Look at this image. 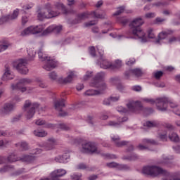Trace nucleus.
Instances as JSON below:
<instances>
[{
    "mask_svg": "<svg viewBox=\"0 0 180 180\" xmlns=\"http://www.w3.org/2000/svg\"><path fill=\"white\" fill-rule=\"evenodd\" d=\"M143 25H144V21L141 18L134 19L129 24V33L134 39H139L141 43H146L147 37L146 36V32L141 27Z\"/></svg>",
    "mask_w": 180,
    "mask_h": 180,
    "instance_id": "nucleus-1",
    "label": "nucleus"
},
{
    "mask_svg": "<svg viewBox=\"0 0 180 180\" xmlns=\"http://www.w3.org/2000/svg\"><path fill=\"white\" fill-rule=\"evenodd\" d=\"M105 77V73L99 72L98 73L93 82L90 84L91 86L94 88H98V91L96 90H87L84 94L87 96H94V95H99V94H103V91L106 90L108 86L106 84L103 82V77Z\"/></svg>",
    "mask_w": 180,
    "mask_h": 180,
    "instance_id": "nucleus-2",
    "label": "nucleus"
},
{
    "mask_svg": "<svg viewBox=\"0 0 180 180\" xmlns=\"http://www.w3.org/2000/svg\"><path fill=\"white\" fill-rule=\"evenodd\" d=\"M60 15V11H51V4L49 3L45 4L44 8L39 10L37 18L39 20H44V19H51V18H56Z\"/></svg>",
    "mask_w": 180,
    "mask_h": 180,
    "instance_id": "nucleus-3",
    "label": "nucleus"
},
{
    "mask_svg": "<svg viewBox=\"0 0 180 180\" xmlns=\"http://www.w3.org/2000/svg\"><path fill=\"white\" fill-rule=\"evenodd\" d=\"M142 172L153 178L158 176V175H163L164 176H168L169 175V173L167 170L158 166H146L143 168Z\"/></svg>",
    "mask_w": 180,
    "mask_h": 180,
    "instance_id": "nucleus-4",
    "label": "nucleus"
},
{
    "mask_svg": "<svg viewBox=\"0 0 180 180\" xmlns=\"http://www.w3.org/2000/svg\"><path fill=\"white\" fill-rule=\"evenodd\" d=\"M39 105L37 103H32V101L27 100L23 105V110L25 112L26 119H32L36 113V109L39 108Z\"/></svg>",
    "mask_w": 180,
    "mask_h": 180,
    "instance_id": "nucleus-5",
    "label": "nucleus"
},
{
    "mask_svg": "<svg viewBox=\"0 0 180 180\" xmlns=\"http://www.w3.org/2000/svg\"><path fill=\"white\" fill-rule=\"evenodd\" d=\"M81 152L83 154H101L102 150L98 149L94 142H86L82 144Z\"/></svg>",
    "mask_w": 180,
    "mask_h": 180,
    "instance_id": "nucleus-6",
    "label": "nucleus"
},
{
    "mask_svg": "<svg viewBox=\"0 0 180 180\" xmlns=\"http://www.w3.org/2000/svg\"><path fill=\"white\" fill-rule=\"evenodd\" d=\"M168 103H169V106L172 108H176L178 106V104L169 101L168 98H160L156 99L157 109L161 112H165V110H167Z\"/></svg>",
    "mask_w": 180,
    "mask_h": 180,
    "instance_id": "nucleus-7",
    "label": "nucleus"
},
{
    "mask_svg": "<svg viewBox=\"0 0 180 180\" xmlns=\"http://www.w3.org/2000/svg\"><path fill=\"white\" fill-rule=\"evenodd\" d=\"M44 30V27L43 25H36L30 26L25 28L22 32L21 36H29V34H39Z\"/></svg>",
    "mask_w": 180,
    "mask_h": 180,
    "instance_id": "nucleus-8",
    "label": "nucleus"
},
{
    "mask_svg": "<svg viewBox=\"0 0 180 180\" xmlns=\"http://www.w3.org/2000/svg\"><path fill=\"white\" fill-rule=\"evenodd\" d=\"M27 60L26 59H20L18 62L13 63L14 68L20 72V74H23L26 75L29 72V69H27Z\"/></svg>",
    "mask_w": 180,
    "mask_h": 180,
    "instance_id": "nucleus-9",
    "label": "nucleus"
},
{
    "mask_svg": "<svg viewBox=\"0 0 180 180\" xmlns=\"http://www.w3.org/2000/svg\"><path fill=\"white\" fill-rule=\"evenodd\" d=\"M111 140L116 147H124V146H129L127 149V151L130 152L134 150V146L130 144V142L127 141H120V137L119 136H112L111 137Z\"/></svg>",
    "mask_w": 180,
    "mask_h": 180,
    "instance_id": "nucleus-10",
    "label": "nucleus"
},
{
    "mask_svg": "<svg viewBox=\"0 0 180 180\" xmlns=\"http://www.w3.org/2000/svg\"><path fill=\"white\" fill-rule=\"evenodd\" d=\"M91 15H93L94 18H96V19H105V18H106V14L105 13L100 14L95 11H93L91 13H89V12L82 13L77 15V19L78 20H84V19H88V18L91 16Z\"/></svg>",
    "mask_w": 180,
    "mask_h": 180,
    "instance_id": "nucleus-11",
    "label": "nucleus"
},
{
    "mask_svg": "<svg viewBox=\"0 0 180 180\" xmlns=\"http://www.w3.org/2000/svg\"><path fill=\"white\" fill-rule=\"evenodd\" d=\"M32 80L30 79H21L17 84H11V89L15 91V89H18L21 92H26V87L25 85H28L30 84Z\"/></svg>",
    "mask_w": 180,
    "mask_h": 180,
    "instance_id": "nucleus-12",
    "label": "nucleus"
},
{
    "mask_svg": "<svg viewBox=\"0 0 180 180\" xmlns=\"http://www.w3.org/2000/svg\"><path fill=\"white\" fill-rule=\"evenodd\" d=\"M54 106L56 110L59 112V116L64 117L68 115L66 112L63 111V108H65V100L64 98L55 101Z\"/></svg>",
    "mask_w": 180,
    "mask_h": 180,
    "instance_id": "nucleus-13",
    "label": "nucleus"
},
{
    "mask_svg": "<svg viewBox=\"0 0 180 180\" xmlns=\"http://www.w3.org/2000/svg\"><path fill=\"white\" fill-rule=\"evenodd\" d=\"M127 108L130 112H134V113H137V110H143V105H141V102L139 101H131L127 104Z\"/></svg>",
    "mask_w": 180,
    "mask_h": 180,
    "instance_id": "nucleus-14",
    "label": "nucleus"
},
{
    "mask_svg": "<svg viewBox=\"0 0 180 180\" xmlns=\"http://www.w3.org/2000/svg\"><path fill=\"white\" fill-rule=\"evenodd\" d=\"M67 171L64 169H58L51 173V180H60L61 176H64Z\"/></svg>",
    "mask_w": 180,
    "mask_h": 180,
    "instance_id": "nucleus-15",
    "label": "nucleus"
},
{
    "mask_svg": "<svg viewBox=\"0 0 180 180\" xmlns=\"http://www.w3.org/2000/svg\"><path fill=\"white\" fill-rule=\"evenodd\" d=\"M15 110V105L7 103L4 104V107L0 110V115L1 116H6V115H9L11 112Z\"/></svg>",
    "mask_w": 180,
    "mask_h": 180,
    "instance_id": "nucleus-16",
    "label": "nucleus"
},
{
    "mask_svg": "<svg viewBox=\"0 0 180 180\" xmlns=\"http://www.w3.org/2000/svg\"><path fill=\"white\" fill-rule=\"evenodd\" d=\"M56 67H57V62L48 58L46 64L43 66V68L46 71H51V70H54Z\"/></svg>",
    "mask_w": 180,
    "mask_h": 180,
    "instance_id": "nucleus-17",
    "label": "nucleus"
},
{
    "mask_svg": "<svg viewBox=\"0 0 180 180\" xmlns=\"http://www.w3.org/2000/svg\"><path fill=\"white\" fill-rule=\"evenodd\" d=\"M131 75H135V77H141L143 75V72L139 68L131 69L125 72V77L129 78Z\"/></svg>",
    "mask_w": 180,
    "mask_h": 180,
    "instance_id": "nucleus-18",
    "label": "nucleus"
},
{
    "mask_svg": "<svg viewBox=\"0 0 180 180\" xmlns=\"http://www.w3.org/2000/svg\"><path fill=\"white\" fill-rule=\"evenodd\" d=\"M3 79H4V81L13 79V75L11 72V68L8 65H5V72L3 75Z\"/></svg>",
    "mask_w": 180,
    "mask_h": 180,
    "instance_id": "nucleus-19",
    "label": "nucleus"
},
{
    "mask_svg": "<svg viewBox=\"0 0 180 180\" xmlns=\"http://www.w3.org/2000/svg\"><path fill=\"white\" fill-rule=\"evenodd\" d=\"M70 158V154L64 153L62 155H58L55 158L56 162H58L59 164H65L67 162V160Z\"/></svg>",
    "mask_w": 180,
    "mask_h": 180,
    "instance_id": "nucleus-20",
    "label": "nucleus"
},
{
    "mask_svg": "<svg viewBox=\"0 0 180 180\" xmlns=\"http://www.w3.org/2000/svg\"><path fill=\"white\" fill-rule=\"evenodd\" d=\"M172 33H174V31L169 30L167 31H162V32L159 33L156 43H160V41H161V40H164V39H165L168 34H172Z\"/></svg>",
    "mask_w": 180,
    "mask_h": 180,
    "instance_id": "nucleus-21",
    "label": "nucleus"
},
{
    "mask_svg": "<svg viewBox=\"0 0 180 180\" xmlns=\"http://www.w3.org/2000/svg\"><path fill=\"white\" fill-rule=\"evenodd\" d=\"M100 67L104 70H108V68H110V70H112V63L106 59L101 58L100 59Z\"/></svg>",
    "mask_w": 180,
    "mask_h": 180,
    "instance_id": "nucleus-22",
    "label": "nucleus"
},
{
    "mask_svg": "<svg viewBox=\"0 0 180 180\" xmlns=\"http://www.w3.org/2000/svg\"><path fill=\"white\" fill-rule=\"evenodd\" d=\"M57 144V141L54 139H49L48 143L46 144V146H45V150H46V151H49V150H53V148H54V146H56Z\"/></svg>",
    "mask_w": 180,
    "mask_h": 180,
    "instance_id": "nucleus-23",
    "label": "nucleus"
},
{
    "mask_svg": "<svg viewBox=\"0 0 180 180\" xmlns=\"http://www.w3.org/2000/svg\"><path fill=\"white\" fill-rule=\"evenodd\" d=\"M20 161H22V162H32V161H34V156L24 155L21 158L20 157Z\"/></svg>",
    "mask_w": 180,
    "mask_h": 180,
    "instance_id": "nucleus-24",
    "label": "nucleus"
},
{
    "mask_svg": "<svg viewBox=\"0 0 180 180\" xmlns=\"http://www.w3.org/2000/svg\"><path fill=\"white\" fill-rule=\"evenodd\" d=\"M15 171V167L12 165H6L0 169V174H5V172H12Z\"/></svg>",
    "mask_w": 180,
    "mask_h": 180,
    "instance_id": "nucleus-25",
    "label": "nucleus"
},
{
    "mask_svg": "<svg viewBox=\"0 0 180 180\" xmlns=\"http://www.w3.org/2000/svg\"><path fill=\"white\" fill-rule=\"evenodd\" d=\"M8 162H16L20 161V157H18L15 153H11L7 157Z\"/></svg>",
    "mask_w": 180,
    "mask_h": 180,
    "instance_id": "nucleus-26",
    "label": "nucleus"
},
{
    "mask_svg": "<svg viewBox=\"0 0 180 180\" xmlns=\"http://www.w3.org/2000/svg\"><path fill=\"white\" fill-rule=\"evenodd\" d=\"M75 78V73L74 72H70L67 77L63 79V84H70Z\"/></svg>",
    "mask_w": 180,
    "mask_h": 180,
    "instance_id": "nucleus-27",
    "label": "nucleus"
},
{
    "mask_svg": "<svg viewBox=\"0 0 180 180\" xmlns=\"http://www.w3.org/2000/svg\"><path fill=\"white\" fill-rule=\"evenodd\" d=\"M55 9H57V11H63L65 15H67V13H70V11H68L65 9V6H64V5L61 3H57L55 5Z\"/></svg>",
    "mask_w": 180,
    "mask_h": 180,
    "instance_id": "nucleus-28",
    "label": "nucleus"
},
{
    "mask_svg": "<svg viewBox=\"0 0 180 180\" xmlns=\"http://www.w3.org/2000/svg\"><path fill=\"white\" fill-rule=\"evenodd\" d=\"M15 147H20L22 151H26L29 150V145L26 142H20L15 144Z\"/></svg>",
    "mask_w": 180,
    "mask_h": 180,
    "instance_id": "nucleus-29",
    "label": "nucleus"
},
{
    "mask_svg": "<svg viewBox=\"0 0 180 180\" xmlns=\"http://www.w3.org/2000/svg\"><path fill=\"white\" fill-rule=\"evenodd\" d=\"M169 139L171 140V141H173L174 143H179V136L176 133H172L169 135Z\"/></svg>",
    "mask_w": 180,
    "mask_h": 180,
    "instance_id": "nucleus-30",
    "label": "nucleus"
},
{
    "mask_svg": "<svg viewBox=\"0 0 180 180\" xmlns=\"http://www.w3.org/2000/svg\"><path fill=\"white\" fill-rule=\"evenodd\" d=\"M34 134L37 137H46V136H47V132L43 130L40 131L39 129H37L34 131Z\"/></svg>",
    "mask_w": 180,
    "mask_h": 180,
    "instance_id": "nucleus-31",
    "label": "nucleus"
},
{
    "mask_svg": "<svg viewBox=\"0 0 180 180\" xmlns=\"http://www.w3.org/2000/svg\"><path fill=\"white\" fill-rule=\"evenodd\" d=\"M122 67V60H117L114 64H111V70H119Z\"/></svg>",
    "mask_w": 180,
    "mask_h": 180,
    "instance_id": "nucleus-32",
    "label": "nucleus"
},
{
    "mask_svg": "<svg viewBox=\"0 0 180 180\" xmlns=\"http://www.w3.org/2000/svg\"><path fill=\"white\" fill-rule=\"evenodd\" d=\"M38 56H39V58L41 60V61H46V60L49 59L47 56H46V54L43 53V49L39 50Z\"/></svg>",
    "mask_w": 180,
    "mask_h": 180,
    "instance_id": "nucleus-33",
    "label": "nucleus"
},
{
    "mask_svg": "<svg viewBox=\"0 0 180 180\" xmlns=\"http://www.w3.org/2000/svg\"><path fill=\"white\" fill-rule=\"evenodd\" d=\"M117 11L113 14V16H119V15H122L123 12H124V9H126V7L124 6H122L118 7Z\"/></svg>",
    "mask_w": 180,
    "mask_h": 180,
    "instance_id": "nucleus-34",
    "label": "nucleus"
},
{
    "mask_svg": "<svg viewBox=\"0 0 180 180\" xmlns=\"http://www.w3.org/2000/svg\"><path fill=\"white\" fill-rule=\"evenodd\" d=\"M8 16L11 20H14V19H17L18 16H19V9L16 8L15 10H14L12 15H9Z\"/></svg>",
    "mask_w": 180,
    "mask_h": 180,
    "instance_id": "nucleus-35",
    "label": "nucleus"
},
{
    "mask_svg": "<svg viewBox=\"0 0 180 180\" xmlns=\"http://www.w3.org/2000/svg\"><path fill=\"white\" fill-rule=\"evenodd\" d=\"M54 28L53 25L48 27L45 30H44L42 34L46 36V34H50V33H53Z\"/></svg>",
    "mask_w": 180,
    "mask_h": 180,
    "instance_id": "nucleus-36",
    "label": "nucleus"
},
{
    "mask_svg": "<svg viewBox=\"0 0 180 180\" xmlns=\"http://www.w3.org/2000/svg\"><path fill=\"white\" fill-rule=\"evenodd\" d=\"M11 18L9 15L3 16L0 18V25H4V23H6V22H11Z\"/></svg>",
    "mask_w": 180,
    "mask_h": 180,
    "instance_id": "nucleus-37",
    "label": "nucleus"
},
{
    "mask_svg": "<svg viewBox=\"0 0 180 180\" xmlns=\"http://www.w3.org/2000/svg\"><path fill=\"white\" fill-rule=\"evenodd\" d=\"M123 160H129V161H136V160H139V155H137V154H133L131 156L124 157Z\"/></svg>",
    "mask_w": 180,
    "mask_h": 180,
    "instance_id": "nucleus-38",
    "label": "nucleus"
},
{
    "mask_svg": "<svg viewBox=\"0 0 180 180\" xmlns=\"http://www.w3.org/2000/svg\"><path fill=\"white\" fill-rule=\"evenodd\" d=\"M53 33H55L56 34H58V33H60V32H61V30H63V26L61 25H53Z\"/></svg>",
    "mask_w": 180,
    "mask_h": 180,
    "instance_id": "nucleus-39",
    "label": "nucleus"
},
{
    "mask_svg": "<svg viewBox=\"0 0 180 180\" xmlns=\"http://www.w3.org/2000/svg\"><path fill=\"white\" fill-rule=\"evenodd\" d=\"M148 37H149V39H154L155 37V34H154V30H153V28L148 30Z\"/></svg>",
    "mask_w": 180,
    "mask_h": 180,
    "instance_id": "nucleus-40",
    "label": "nucleus"
},
{
    "mask_svg": "<svg viewBox=\"0 0 180 180\" xmlns=\"http://www.w3.org/2000/svg\"><path fill=\"white\" fill-rule=\"evenodd\" d=\"M118 169L121 171H129L130 167L127 165H118Z\"/></svg>",
    "mask_w": 180,
    "mask_h": 180,
    "instance_id": "nucleus-41",
    "label": "nucleus"
},
{
    "mask_svg": "<svg viewBox=\"0 0 180 180\" xmlns=\"http://www.w3.org/2000/svg\"><path fill=\"white\" fill-rule=\"evenodd\" d=\"M167 5H168V3L167 1H158L157 3H154L153 4V6H167Z\"/></svg>",
    "mask_w": 180,
    "mask_h": 180,
    "instance_id": "nucleus-42",
    "label": "nucleus"
},
{
    "mask_svg": "<svg viewBox=\"0 0 180 180\" xmlns=\"http://www.w3.org/2000/svg\"><path fill=\"white\" fill-rule=\"evenodd\" d=\"M106 165L108 167V168H117V169H119V164L115 162L107 163Z\"/></svg>",
    "mask_w": 180,
    "mask_h": 180,
    "instance_id": "nucleus-43",
    "label": "nucleus"
},
{
    "mask_svg": "<svg viewBox=\"0 0 180 180\" xmlns=\"http://www.w3.org/2000/svg\"><path fill=\"white\" fill-rule=\"evenodd\" d=\"M162 75H164V72L162 71H158L154 74V77L156 79H160Z\"/></svg>",
    "mask_w": 180,
    "mask_h": 180,
    "instance_id": "nucleus-44",
    "label": "nucleus"
},
{
    "mask_svg": "<svg viewBox=\"0 0 180 180\" xmlns=\"http://www.w3.org/2000/svg\"><path fill=\"white\" fill-rule=\"evenodd\" d=\"M108 126H112V127H119V126H120V122H116L115 121H110L108 122Z\"/></svg>",
    "mask_w": 180,
    "mask_h": 180,
    "instance_id": "nucleus-45",
    "label": "nucleus"
},
{
    "mask_svg": "<svg viewBox=\"0 0 180 180\" xmlns=\"http://www.w3.org/2000/svg\"><path fill=\"white\" fill-rule=\"evenodd\" d=\"M143 144H148H148H157L155 141H154L153 139H143Z\"/></svg>",
    "mask_w": 180,
    "mask_h": 180,
    "instance_id": "nucleus-46",
    "label": "nucleus"
},
{
    "mask_svg": "<svg viewBox=\"0 0 180 180\" xmlns=\"http://www.w3.org/2000/svg\"><path fill=\"white\" fill-rule=\"evenodd\" d=\"M49 77L50 79L56 81V79H57V73H56V72H51L49 74Z\"/></svg>",
    "mask_w": 180,
    "mask_h": 180,
    "instance_id": "nucleus-47",
    "label": "nucleus"
},
{
    "mask_svg": "<svg viewBox=\"0 0 180 180\" xmlns=\"http://www.w3.org/2000/svg\"><path fill=\"white\" fill-rule=\"evenodd\" d=\"M117 21L120 22V23H122V25H124L129 22V20H127L124 18H119L117 19Z\"/></svg>",
    "mask_w": 180,
    "mask_h": 180,
    "instance_id": "nucleus-48",
    "label": "nucleus"
},
{
    "mask_svg": "<svg viewBox=\"0 0 180 180\" xmlns=\"http://www.w3.org/2000/svg\"><path fill=\"white\" fill-rule=\"evenodd\" d=\"M89 53L91 54V56H92L93 57H95V56H96V51L95 50V47L94 46H91L89 48Z\"/></svg>",
    "mask_w": 180,
    "mask_h": 180,
    "instance_id": "nucleus-49",
    "label": "nucleus"
},
{
    "mask_svg": "<svg viewBox=\"0 0 180 180\" xmlns=\"http://www.w3.org/2000/svg\"><path fill=\"white\" fill-rule=\"evenodd\" d=\"M96 23H98V21L92 20V21H90L89 22H86L85 26H86V27H88L89 26H94V25H96Z\"/></svg>",
    "mask_w": 180,
    "mask_h": 180,
    "instance_id": "nucleus-50",
    "label": "nucleus"
},
{
    "mask_svg": "<svg viewBox=\"0 0 180 180\" xmlns=\"http://www.w3.org/2000/svg\"><path fill=\"white\" fill-rule=\"evenodd\" d=\"M9 46H11V44H6L4 45H0V53L1 51H5V50H6L8 49V47H9Z\"/></svg>",
    "mask_w": 180,
    "mask_h": 180,
    "instance_id": "nucleus-51",
    "label": "nucleus"
},
{
    "mask_svg": "<svg viewBox=\"0 0 180 180\" xmlns=\"http://www.w3.org/2000/svg\"><path fill=\"white\" fill-rule=\"evenodd\" d=\"M20 117H22V115H18L14 117L11 120L12 123L19 122L20 120Z\"/></svg>",
    "mask_w": 180,
    "mask_h": 180,
    "instance_id": "nucleus-52",
    "label": "nucleus"
},
{
    "mask_svg": "<svg viewBox=\"0 0 180 180\" xmlns=\"http://www.w3.org/2000/svg\"><path fill=\"white\" fill-rule=\"evenodd\" d=\"M159 136L162 141H167V139H168V137L167 136V133H165L163 134H159Z\"/></svg>",
    "mask_w": 180,
    "mask_h": 180,
    "instance_id": "nucleus-53",
    "label": "nucleus"
},
{
    "mask_svg": "<svg viewBox=\"0 0 180 180\" xmlns=\"http://www.w3.org/2000/svg\"><path fill=\"white\" fill-rule=\"evenodd\" d=\"M145 102H148V103H151V105H154V103H157V100L155 101L154 99L151 98H144Z\"/></svg>",
    "mask_w": 180,
    "mask_h": 180,
    "instance_id": "nucleus-54",
    "label": "nucleus"
},
{
    "mask_svg": "<svg viewBox=\"0 0 180 180\" xmlns=\"http://www.w3.org/2000/svg\"><path fill=\"white\" fill-rule=\"evenodd\" d=\"M146 125L147 127H155V123L150 121L146 122Z\"/></svg>",
    "mask_w": 180,
    "mask_h": 180,
    "instance_id": "nucleus-55",
    "label": "nucleus"
},
{
    "mask_svg": "<svg viewBox=\"0 0 180 180\" xmlns=\"http://www.w3.org/2000/svg\"><path fill=\"white\" fill-rule=\"evenodd\" d=\"M132 91H135V92H140L141 91V86H134L131 88Z\"/></svg>",
    "mask_w": 180,
    "mask_h": 180,
    "instance_id": "nucleus-56",
    "label": "nucleus"
},
{
    "mask_svg": "<svg viewBox=\"0 0 180 180\" xmlns=\"http://www.w3.org/2000/svg\"><path fill=\"white\" fill-rule=\"evenodd\" d=\"M36 124H37V126H43V124H46V121L43 120H38L36 122Z\"/></svg>",
    "mask_w": 180,
    "mask_h": 180,
    "instance_id": "nucleus-57",
    "label": "nucleus"
},
{
    "mask_svg": "<svg viewBox=\"0 0 180 180\" xmlns=\"http://www.w3.org/2000/svg\"><path fill=\"white\" fill-rule=\"evenodd\" d=\"M81 174H73L72 176V179L73 180H81Z\"/></svg>",
    "mask_w": 180,
    "mask_h": 180,
    "instance_id": "nucleus-58",
    "label": "nucleus"
},
{
    "mask_svg": "<svg viewBox=\"0 0 180 180\" xmlns=\"http://www.w3.org/2000/svg\"><path fill=\"white\" fill-rule=\"evenodd\" d=\"M137 148L141 150H148V147H147L146 146H144V145H142V144H139L138 146H137Z\"/></svg>",
    "mask_w": 180,
    "mask_h": 180,
    "instance_id": "nucleus-59",
    "label": "nucleus"
},
{
    "mask_svg": "<svg viewBox=\"0 0 180 180\" xmlns=\"http://www.w3.org/2000/svg\"><path fill=\"white\" fill-rule=\"evenodd\" d=\"M136 63V59L134 58H131L127 62V65H133Z\"/></svg>",
    "mask_w": 180,
    "mask_h": 180,
    "instance_id": "nucleus-60",
    "label": "nucleus"
},
{
    "mask_svg": "<svg viewBox=\"0 0 180 180\" xmlns=\"http://www.w3.org/2000/svg\"><path fill=\"white\" fill-rule=\"evenodd\" d=\"M103 105L109 106L110 105V98H105L103 101Z\"/></svg>",
    "mask_w": 180,
    "mask_h": 180,
    "instance_id": "nucleus-61",
    "label": "nucleus"
},
{
    "mask_svg": "<svg viewBox=\"0 0 180 180\" xmlns=\"http://www.w3.org/2000/svg\"><path fill=\"white\" fill-rule=\"evenodd\" d=\"M28 21H29V20L27 19V17L23 16L22 18V25L23 26H25V25H26V23H27Z\"/></svg>",
    "mask_w": 180,
    "mask_h": 180,
    "instance_id": "nucleus-62",
    "label": "nucleus"
},
{
    "mask_svg": "<svg viewBox=\"0 0 180 180\" xmlns=\"http://www.w3.org/2000/svg\"><path fill=\"white\" fill-rule=\"evenodd\" d=\"M146 18H155V13H148L146 14Z\"/></svg>",
    "mask_w": 180,
    "mask_h": 180,
    "instance_id": "nucleus-63",
    "label": "nucleus"
},
{
    "mask_svg": "<svg viewBox=\"0 0 180 180\" xmlns=\"http://www.w3.org/2000/svg\"><path fill=\"white\" fill-rule=\"evenodd\" d=\"M60 129H62V130H70V128L68 126L63 124H60Z\"/></svg>",
    "mask_w": 180,
    "mask_h": 180,
    "instance_id": "nucleus-64",
    "label": "nucleus"
}]
</instances>
